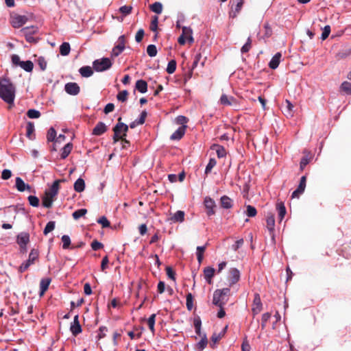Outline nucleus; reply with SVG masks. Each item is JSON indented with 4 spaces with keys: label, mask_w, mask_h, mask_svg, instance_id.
I'll return each instance as SVG.
<instances>
[{
    "label": "nucleus",
    "mask_w": 351,
    "mask_h": 351,
    "mask_svg": "<svg viewBox=\"0 0 351 351\" xmlns=\"http://www.w3.org/2000/svg\"><path fill=\"white\" fill-rule=\"evenodd\" d=\"M79 72L82 77H88L93 73V69L90 66H86L80 69Z\"/></svg>",
    "instance_id": "nucleus-33"
},
{
    "label": "nucleus",
    "mask_w": 351,
    "mask_h": 351,
    "mask_svg": "<svg viewBox=\"0 0 351 351\" xmlns=\"http://www.w3.org/2000/svg\"><path fill=\"white\" fill-rule=\"evenodd\" d=\"M61 239L63 243L62 248L67 249L71 244L70 237L68 235H63Z\"/></svg>",
    "instance_id": "nucleus-60"
},
{
    "label": "nucleus",
    "mask_w": 351,
    "mask_h": 351,
    "mask_svg": "<svg viewBox=\"0 0 351 351\" xmlns=\"http://www.w3.org/2000/svg\"><path fill=\"white\" fill-rule=\"evenodd\" d=\"M306 176H303L300 178V183H299V185H298L297 189L295 190L291 195L292 198L298 197L300 195H301L302 193H304L305 188H306Z\"/></svg>",
    "instance_id": "nucleus-11"
},
{
    "label": "nucleus",
    "mask_w": 351,
    "mask_h": 351,
    "mask_svg": "<svg viewBox=\"0 0 351 351\" xmlns=\"http://www.w3.org/2000/svg\"><path fill=\"white\" fill-rule=\"evenodd\" d=\"M193 31L190 27H182V34L183 35L190 43H193L194 40L192 36Z\"/></svg>",
    "instance_id": "nucleus-34"
},
{
    "label": "nucleus",
    "mask_w": 351,
    "mask_h": 351,
    "mask_svg": "<svg viewBox=\"0 0 351 351\" xmlns=\"http://www.w3.org/2000/svg\"><path fill=\"white\" fill-rule=\"evenodd\" d=\"M330 33V25H326L323 29V32H322V36H321L322 40H326L328 37Z\"/></svg>",
    "instance_id": "nucleus-62"
},
{
    "label": "nucleus",
    "mask_w": 351,
    "mask_h": 351,
    "mask_svg": "<svg viewBox=\"0 0 351 351\" xmlns=\"http://www.w3.org/2000/svg\"><path fill=\"white\" fill-rule=\"evenodd\" d=\"M150 9L156 14H160L162 11V5L160 2H155L150 5Z\"/></svg>",
    "instance_id": "nucleus-41"
},
{
    "label": "nucleus",
    "mask_w": 351,
    "mask_h": 351,
    "mask_svg": "<svg viewBox=\"0 0 351 351\" xmlns=\"http://www.w3.org/2000/svg\"><path fill=\"white\" fill-rule=\"evenodd\" d=\"M158 23V17L157 16H154L152 20L151 25H150V29L152 32H156L157 31Z\"/></svg>",
    "instance_id": "nucleus-61"
},
{
    "label": "nucleus",
    "mask_w": 351,
    "mask_h": 351,
    "mask_svg": "<svg viewBox=\"0 0 351 351\" xmlns=\"http://www.w3.org/2000/svg\"><path fill=\"white\" fill-rule=\"evenodd\" d=\"M15 97V88L12 83L7 78L0 80V98L10 104L14 102Z\"/></svg>",
    "instance_id": "nucleus-1"
},
{
    "label": "nucleus",
    "mask_w": 351,
    "mask_h": 351,
    "mask_svg": "<svg viewBox=\"0 0 351 351\" xmlns=\"http://www.w3.org/2000/svg\"><path fill=\"white\" fill-rule=\"evenodd\" d=\"M125 36L121 35L119 37L117 44L113 47L112 50V56L117 57L125 49Z\"/></svg>",
    "instance_id": "nucleus-6"
},
{
    "label": "nucleus",
    "mask_w": 351,
    "mask_h": 351,
    "mask_svg": "<svg viewBox=\"0 0 351 351\" xmlns=\"http://www.w3.org/2000/svg\"><path fill=\"white\" fill-rule=\"evenodd\" d=\"M87 213V210L85 208H81L75 210L73 213L72 216L74 219L77 220L80 217L84 216Z\"/></svg>",
    "instance_id": "nucleus-43"
},
{
    "label": "nucleus",
    "mask_w": 351,
    "mask_h": 351,
    "mask_svg": "<svg viewBox=\"0 0 351 351\" xmlns=\"http://www.w3.org/2000/svg\"><path fill=\"white\" fill-rule=\"evenodd\" d=\"M186 125L179 127L171 136V140H180L184 136L186 130Z\"/></svg>",
    "instance_id": "nucleus-19"
},
{
    "label": "nucleus",
    "mask_w": 351,
    "mask_h": 351,
    "mask_svg": "<svg viewBox=\"0 0 351 351\" xmlns=\"http://www.w3.org/2000/svg\"><path fill=\"white\" fill-rule=\"evenodd\" d=\"M257 214V211H256V209L255 208V207L251 206V205H247V209H246V215L250 217H255Z\"/></svg>",
    "instance_id": "nucleus-52"
},
{
    "label": "nucleus",
    "mask_w": 351,
    "mask_h": 351,
    "mask_svg": "<svg viewBox=\"0 0 351 351\" xmlns=\"http://www.w3.org/2000/svg\"><path fill=\"white\" fill-rule=\"evenodd\" d=\"M312 160V157H308V156H306L303 157L301 159L300 163V171H303L305 168V167L311 162Z\"/></svg>",
    "instance_id": "nucleus-47"
},
{
    "label": "nucleus",
    "mask_w": 351,
    "mask_h": 351,
    "mask_svg": "<svg viewBox=\"0 0 351 351\" xmlns=\"http://www.w3.org/2000/svg\"><path fill=\"white\" fill-rule=\"evenodd\" d=\"M228 328V326H226L223 330L219 334L213 333L211 337V341L213 344L210 345L212 348H214L215 344H216L226 334V330Z\"/></svg>",
    "instance_id": "nucleus-25"
},
{
    "label": "nucleus",
    "mask_w": 351,
    "mask_h": 351,
    "mask_svg": "<svg viewBox=\"0 0 351 351\" xmlns=\"http://www.w3.org/2000/svg\"><path fill=\"white\" fill-rule=\"evenodd\" d=\"M27 115L30 119H38L40 117V112L35 109H29L27 112Z\"/></svg>",
    "instance_id": "nucleus-48"
},
{
    "label": "nucleus",
    "mask_w": 351,
    "mask_h": 351,
    "mask_svg": "<svg viewBox=\"0 0 351 351\" xmlns=\"http://www.w3.org/2000/svg\"><path fill=\"white\" fill-rule=\"evenodd\" d=\"M204 204L206 210V214L208 216H211L215 214V208L216 204L215 201L210 197H206L204 201Z\"/></svg>",
    "instance_id": "nucleus-9"
},
{
    "label": "nucleus",
    "mask_w": 351,
    "mask_h": 351,
    "mask_svg": "<svg viewBox=\"0 0 351 351\" xmlns=\"http://www.w3.org/2000/svg\"><path fill=\"white\" fill-rule=\"evenodd\" d=\"M112 62L108 58H103L95 60L93 62V68L97 72H102L109 69L112 66Z\"/></svg>",
    "instance_id": "nucleus-3"
},
{
    "label": "nucleus",
    "mask_w": 351,
    "mask_h": 351,
    "mask_svg": "<svg viewBox=\"0 0 351 351\" xmlns=\"http://www.w3.org/2000/svg\"><path fill=\"white\" fill-rule=\"evenodd\" d=\"M263 310V304L258 293L254 294V298L252 303V312L253 317L260 313Z\"/></svg>",
    "instance_id": "nucleus-8"
},
{
    "label": "nucleus",
    "mask_w": 351,
    "mask_h": 351,
    "mask_svg": "<svg viewBox=\"0 0 351 351\" xmlns=\"http://www.w3.org/2000/svg\"><path fill=\"white\" fill-rule=\"evenodd\" d=\"M252 47V40L250 37H249L247 40L245 44L241 47V53H247L248 52Z\"/></svg>",
    "instance_id": "nucleus-54"
},
{
    "label": "nucleus",
    "mask_w": 351,
    "mask_h": 351,
    "mask_svg": "<svg viewBox=\"0 0 351 351\" xmlns=\"http://www.w3.org/2000/svg\"><path fill=\"white\" fill-rule=\"evenodd\" d=\"M29 204L33 207H38L39 206V199L36 196L29 195L28 197Z\"/></svg>",
    "instance_id": "nucleus-53"
},
{
    "label": "nucleus",
    "mask_w": 351,
    "mask_h": 351,
    "mask_svg": "<svg viewBox=\"0 0 351 351\" xmlns=\"http://www.w3.org/2000/svg\"><path fill=\"white\" fill-rule=\"evenodd\" d=\"M208 344V339L205 333L203 334L202 339L197 343V348L199 350H203Z\"/></svg>",
    "instance_id": "nucleus-38"
},
{
    "label": "nucleus",
    "mask_w": 351,
    "mask_h": 351,
    "mask_svg": "<svg viewBox=\"0 0 351 351\" xmlns=\"http://www.w3.org/2000/svg\"><path fill=\"white\" fill-rule=\"evenodd\" d=\"M241 350L242 351H250L251 350V346L247 340V337H245L243 339V341L241 345Z\"/></svg>",
    "instance_id": "nucleus-64"
},
{
    "label": "nucleus",
    "mask_w": 351,
    "mask_h": 351,
    "mask_svg": "<svg viewBox=\"0 0 351 351\" xmlns=\"http://www.w3.org/2000/svg\"><path fill=\"white\" fill-rule=\"evenodd\" d=\"M65 141V136L63 134H60L55 140V142L52 144L51 151L57 152L60 149V147L62 143Z\"/></svg>",
    "instance_id": "nucleus-24"
},
{
    "label": "nucleus",
    "mask_w": 351,
    "mask_h": 351,
    "mask_svg": "<svg viewBox=\"0 0 351 351\" xmlns=\"http://www.w3.org/2000/svg\"><path fill=\"white\" fill-rule=\"evenodd\" d=\"M221 205L223 208L228 209L232 207V200L228 196L221 197Z\"/></svg>",
    "instance_id": "nucleus-31"
},
{
    "label": "nucleus",
    "mask_w": 351,
    "mask_h": 351,
    "mask_svg": "<svg viewBox=\"0 0 351 351\" xmlns=\"http://www.w3.org/2000/svg\"><path fill=\"white\" fill-rule=\"evenodd\" d=\"M176 69V62L174 60H171L168 62L167 67V72L169 74H172L175 72Z\"/></svg>",
    "instance_id": "nucleus-44"
},
{
    "label": "nucleus",
    "mask_w": 351,
    "mask_h": 351,
    "mask_svg": "<svg viewBox=\"0 0 351 351\" xmlns=\"http://www.w3.org/2000/svg\"><path fill=\"white\" fill-rule=\"evenodd\" d=\"M51 282L50 278H42L40 282V296H43L49 288Z\"/></svg>",
    "instance_id": "nucleus-17"
},
{
    "label": "nucleus",
    "mask_w": 351,
    "mask_h": 351,
    "mask_svg": "<svg viewBox=\"0 0 351 351\" xmlns=\"http://www.w3.org/2000/svg\"><path fill=\"white\" fill-rule=\"evenodd\" d=\"M56 138L57 136L56 130L53 128H50L47 134V141L53 143Z\"/></svg>",
    "instance_id": "nucleus-39"
},
{
    "label": "nucleus",
    "mask_w": 351,
    "mask_h": 351,
    "mask_svg": "<svg viewBox=\"0 0 351 351\" xmlns=\"http://www.w3.org/2000/svg\"><path fill=\"white\" fill-rule=\"evenodd\" d=\"M53 200L54 197L45 193V195L42 198V204L44 207L49 208L52 207Z\"/></svg>",
    "instance_id": "nucleus-27"
},
{
    "label": "nucleus",
    "mask_w": 351,
    "mask_h": 351,
    "mask_svg": "<svg viewBox=\"0 0 351 351\" xmlns=\"http://www.w3.org/2000/svg\"><path fill=\"white\" fill-rule=\"evenodd\" d=\"M132 7L130 5H123L119 8V12L124 16L128 15L131 13Z\"/></svg>",
    "instance_id": "nucleus-56"
},
{
    "label": "nucleus",
    "mask_w": 351,
    "mask_h": 351,
    "mask_svg": "<svg viewBox=\"0 0 351 351\" xmlns=\"http://www.w3.org/2000/svg\"><path fill=\"white\" fill-rule=\"evenodd\" d=\"M340 88L346 94L351 95V83L345 81L341 84Z\"/></svg>",
    "instance_id": "nucleus-42"
},
{
    "label": "nucleus",
    "mask_w": 351,
    "mask_h": 351,
    "mask_svg": "<svg viewBox=\"0 0 351 351\" xmlns=\"http://www.w3.org/2000/svg\"><path fill=\"white\" fill-rule=\"evenodd\" d=\"M271 317V313H265L263 314L262 319H261V328L262 329H264L266 326V324L267 321Z\"/></svg>",
    "instance_id": "nucleus-55"
},
{
    "label": "nucleus",
    "mask_w": 351,
    "mask_h": 351,
    "mask_svg": "<svg viewBox=\"0 0 351 351\" xmlns=\"http://www.w3.org/2000/svg\"><path fill=\"white\" fill-rule=\"evenodd\" d=\"M19 66L27 72H32L34 68V64L31 60L22 61Z\"/></svg>",
    "instance_id": "nucleus-35"
},
{
    "label": "nucleus",
    "mask_w": 351,
    "mask_h": 351,
    "mask_svg": "<svg viewBox=\"0 0 351 351\" xmlns=\"http://www.w3.org/2000/svg\"><path fill=\"white\" fill-rule=\"evenodd\" d=\"M71 50L70 45L69 43H63L60 47V53L62 56H67L69 54Z\"/></svg>",
    "instance_id": "nucleus-36"
},
{
    "label": "nucleus",
    "mask_w": 351,
    "mask_h": 351,
    "mask_svg": "<svg viewBox=\"0 0 351 351\" xmlns=\"http://www.w3.org/2000/svg\"><path fill=\"white\" fill-rule=\"evenodd\" d=\"M230 295L229 288L216 289L213 293V304L218 307L224 306L229 300Z\"/></svg>",
    "instance_id": "nucleus-2"
},
{
    "label": "nucleus",
    "mask_w": 351,
    "mask_h": 351,
    "mask_svg": "<svg viewBox=\"0 0 351 351\" xmlns=\"http://www.w3.org/2000/svg\"><path fill=\"white\" fill-rule=\"evenodd\" d=\"M217 161L215 158H210L205 169V175L207 176L211 172L212 169L216 165Z\"/></svg>",
    "instance_id": "nucleus-46"
},
{
    "label": "nucleus",
    "mask_w": 351,
    "mask_h": 351,
    "mask_svg": "<svg viewBox=\"0 0 351 351\" xmlns=\"http://www.w3.org/2000/svg\"><path fill=\"white\" fill-rule=\"evenodd\" d=\"M63 181V180H56L51 187L48 190H46L45 193L49 195H51L53 197H55L58 193L60 183Z\"/></svg>",
    "instance_id": "nucleus-12"
},
{
    "label": "nucleus",
    "mask_w": 351,
    "mask_h": 351,
    "mask_svg": "<svg viewBox=\"0 0 351 351\" xmlns=\"http://www.w3.org/2000/svg\"><path fill=\"white\" fill-rule=\"evenodd\" d=\"M71 331L74 336H77L82 332V327L79 322V316L77 315L74 317L73 322L71 326Z\"/></svg>",
    "instance_id": "nucleus-14"
},
{
    "label": "nucleus",
    "mask_w": 351,
    "mask_h": 351,
    "mask_svg": "<svg viewBox=\"0 0 351 351\" xmlns=\"http://www.w3.org/2000/svg\"><path fill=\"white\" fill-rule=\"evenodd\" d=\"M15 185L17 190L20 192H23L25 190L31 191L30 185L25 184L20 177L16 178Z\"/></svg>",
    "instance_id": "nucleus-16"
},
{
    "label": "nucleus",
    "mask_w": 351,
    "mask_h": 351,
    "mask_svg": "<svg viewBox=\"0 0 351 351\" xmlns=\"http://www.w3.org/2000/svg\"><path fill=\"white\" fill-rule=\"evenodd\" d=\"M64 90L69 95H76L80 92V86L75 82H69L66 84Z\"/></svg>",
    "instance_id": "nucleus-13"
},
{
    "label": "nucleus",
    "mask_w": 351,
    "mask_h": 351,
    "mask_svg": "<svg viewBox=\"0 0 351 351\" xmlns=\"http://www.w3.org/2000/svg\"><path fill=\"white\" fill-rule=\"evenodd\" d=\"M186 306L189 311H191L193 308V296L191 293H188L186 296Z\"/></svg>",
    "instance_id": "nucleus-40"
},
{
    "label": "nucleus",
    "mask_w": 351,
    "mask_h": 351,
    "mask_svg": "<svg viewBox=\"0 0 351 351\" xmlns=\"http://www.w3.org/2000/svg\"><path fill=\"white\" fill-rule=\"evenodd\" d=\"M224 152L223 147L214 144L210 147V154H222Z\"/></svg>",
    "instance_id": "nucleus-45"
},
{
    "label": "nucleus",
    "mask_w": 351,
    "mask_h": 351,
    "mask_svg": "<svg viewBox=\"0 0 351 351\" xmlns=\"http://www.w3.org/2000/svg\"><path fill=\"white\" fill-rule=\"evenodd\" d=\"M97 223H100L101 225L102 228H108L110 226V221L104 216L100 217L97 220Z\"/></svg>",
    "instance_id": "nucleus-59"
},
{
    "label": "nucleus",
    "mask_w": 351,
    "mask_h": 351,
    "mask_svg": "<svg viewBox=\"0 0 351 351\" xmlns=\"http://www.w3.org/2000/svg\"><path fill=\"white\" fill-rule=\"evenodd\" d=\"M220 102L224 106H232L236 104V99L232 96L223 94L220 98Z\"/></svg>",
    "instance_id": "nucleus-21"
},
{
    "label": "nucleus",
    "mask_w": 351,
    "mask_h": 351,
    "mask_svg": "<svg viewBox=\"0 0 351 351\" xmlns=\"http://www.w3.org/2000/svg\"><path fill=\"white\" fill-rule=\"evenodd\" d=\"M128 95V92L127 90H122L118 93L117 97L119 101L124 102L127 100Z\"/></svg>",
    "instance_id": "nucleus-58"
},
{
    "label": "nucleus",
    "mask_w": 351,
    "mask_h": 351,
    "mask_svg": "<svg viewBox=\"0 0 351 351\" xmlns=\"http://www.w3.org/2000/svg\"><path fill=\"white\" fill-rule=\"evenodd\" d=\"M107 130V127L103 122H99L94 129L93 130L92 134L95 136H100L103 134Z\"/></svg>",
    "instance_id": "nucleus-18"
},
{
    "label": "nucleus",
    "mask_w": 351,
    "mask_h": 351,
    "mask_svg": "<svg viewBox=\"0 0 351 351\" xmlns=\"http://www.w3.org/2000/svg\"><path fill=\"white\" fill-rule=\"evenodd\" d=\"M55 228V221H49L45 229H44V231H43V234L45 235H47V234H49V232H51V231H53Z\"/></svg>",
    "instance_id": "nucleus-50"
},
{
    "label": "nucleus",
    "mask_w": 351,
    "mask_h": 351,
    "mask_svg": "<svg viewBox=\"0 0 351 351\" xmlns=\"http://www.w3.org/2000/svg\"><path fill=\"white\" fill-rule=\"evenodd\" d=\"M135 86L141 93H145L147 90V84L143 80H137Z\"/></svg>",
    "instance_id": "nucleus-28"
},
{
    "label": "nucleus",
    "mask_w": 351,
    "mask_h": 351,
    "mask_svg": "<svg viewBox=\"0 0 351 351\" xmlns=\"http://www.w3.org/2000/svg\"><path fill=\"white\" fill-rule=\"evenodd\" d=\"M12 63L16 66H19L21 64L20 57L16 54H13L11 57Z\"/></svg>",
    "instance_id": "nucleus-63"
},
{
    "label": "nucleus",
    "mask_w": 351,
    "mask_h": 351,
    "mask_svg": "<svg viewBox=\"0 0 351 351\" xmlns=\"http://www.w3.org/2000/svg\"><path fill=\"white\" fill-rule=\"evenodd\" d=\"M276 210L278 212V217L280 219V221H282L284 219L287 213L284 203L282 202H278L276 204Z\"/></svg>",
    "instance_id": "nucleus-29"
},
{
    "label": "nucleus",
    "mask_w": 351,
    "mask_h": 351,
    "mask_svg": "<svg viewBox=\"0 0 351 351\" xmlns=\"http://www.w3.org/2000/svg\"><path fill=\"white\" fill-rule=\"evenodd\" d=\"M229 285L232 287L240 280V271L237 268H230L228 277Z\"/></svg>",
    "instance_id": "nucleus-10"
},
{
    "label": "nucleus",
    "mask_w": 351,
    "mask_h": 351,
    "mask_svg": "<svg viewBox=\"0 0 351 351\" xmlns=\"http://www.w3.org/2000/svg\"><path fill=\"white\" fill-rule=\"evenodd\" d=\"M29 241V234L27 232H21L17 236V243L20 248H25V245Z\"/></svg>",
    "instance_id": "nucleus-15"
},
{
    "label": "nucleus",
    "mask_w": 351,
    "mask_h": 351,
    "mask_svg": "<svg viewBox=\"0 0 351 351\" xmlns=\"http://www.w3.org/2000/svg\"><path fill=\"white\" fill-rule=\"evenodd\" d=\"M60 149L62 150V154H71L73 149V144L71 143H67L61 148L60 147Z\"/></svg>",
    "instance_id": "nucleus-57"
},
{
    "label": "nucleus",
    "mask_w": 351,
    "mask_h": 351,
    "mask_svg": "<svg viewBox=\"0 0 351 351\" xmlns=\"http://www.w3.org/2000/svg\"><path fill=\"white\" fill-rule=\"evenodd\" d=\"M281 57L282 55L280 52L276 53L271 59L269 66L272 69H276L280 64Z\"/></svg>",
    "instance_id": "nucleus-22"
},
{
    "label": "nucleus",
    "mask_w": 351,
    "mask_h": 351,
    "mask_svg": "<svg viewBox=\"0 0 351 351\" xmlns=\"http://www.w3.org/2000/svg\"><path fill=\"white\" fill-rule=\"evenodd\" d=\"M28 21L25 15L14 14L11 16L10 23L13 27L19 28L25 25Z\"/></svg>",
    "instance_id": "nucleus-7"
},
{
    "label": "nucleus",
    "mask_w": 351,
    "mask_h": 351,
    "mask_svg": "<svg viewBox=\"0 0 351 351\" xmlns=\"http://www.w3.org/2000/svg\"><path fill=\"white\" fill-rule=\"evenodd\" d=\"M155 320H156V314H152L150 315V317L147 319V324L149 326V330L154 332V324H155Z\"/></svg>",
    "instance_id": "nucleus-49"
},
{
    "label": "nucleus",
    "mask_w": 351,
    "mask_h": 351,
    "mask_svg": "<svg viewBox=\"0 0 351 351\" xmlns=\"http://www.w3.org/2000/svg\"><path fill=\"white\" fill-rule=\"evenodd\" d=\"M128 130V126L123 123H118L114 128V138L117 137L118 138L121 139L122 146L123 148L126 147L127 145H129V142L126 140L122 139L123 136H125V133Z\"/></svg>",
    "instance_id": "nucleus-4"
},
{
    "label": "nucleus",
    "mask_w": 351,
    "mask_h": 351,
    "mask_svg": "<svg viewBox=\"0 0 351 351\" xmlns=\"http://www.w3.org/2000/svg\"><path fill=\"white\" fill-rule=\"evenodd\" d=\"M215 269L211 267H208L204 268V276L205 280L207 281L208 284L212 283V278L215 274Z\"/></svg>",
    "instance_id": "nucleus-20"
},
{
    "label": "nucleus",
    "mask_w": 351,
    "mask_h": 351,
    "mask_svg": "<svg viewBox=\"0 0 351 351\" xmlns=\"http://www.w3.org/2000/svg\"><path fill=\"white\" fill-rule=\"evenodd\" d=\"M185 213L182 210H178L176 213L173 214L170 218L169 220L173 223L182 222L184 220Z\"/></svg>",
    "instance_id": "nucleus-23"
},
{
    "label": "nucleus",
    "mask_w": 351,
    "mask_h": 351,
    "mask_svg": "<svg viewBox=\"0 0 351 351\" xmlns=\"http://www.w3.org/2000/svg\"><path fill=\"white\" fill-rule=\"evenodd\" d=\"M85 189V182L82 178H78L74 183V190L76 192L81 193Z\"/></svg>",
    "instance_id": "nucleus-30"
},
{
    "label": "nucleus",
    "mask_w": 351,
    "mask_h": 351,
    "mask_svg": "<svg viewBox=\"0 0 351 351\" xmlns=\"http://www.w3.org/2000/svg\"><path fill=\"white\" fill-rule=\"evenodd\" d=\"M38 251L35 249H32L29 254L28 260L23 263L19 267V272L23 273L26 271L29 267L32 265L34 261L38 258Z\"/></svg>",
    "instance_id": "nucleus-5"
},
{
    "label": "nucleus",
    "mask_w": 351,
    "mask_h": 351,
    "mask_svg": "<svg viewBox=\"0 0 351 351\" xmlns=\"http://www.w3.org/2000/svg\"><path fill=\"white\" fill-rule=\"evenodd\" d=\"M34 125L32 122H28L26 125V136L29 139H33L34 138Z\"/></svg>",
    "instance_id": "nucleus-32"
},
{
    "label": "nucleus",
    "mask_w": 351,
    "mask_h": 351,
    "mask_svg": "<svg viewBox=\"0 0 351 351\" xmlns=\"http://www.w3.org/2000/svg\"><path fill=\"white\" fill-rule=\"evenodd\" d=\"M147 53L150 57H155L157 54V49L156 45H149L147 47Z\"/></svg>",
    "instance_id": "nucleus-51"
},
{
    "label": "nucleus",
    "mask_w": 351,
    "mask_h": 351,
    "mask_svg": "<svg viewBox=\"0 0 351 351\" xmlns=\"http://www.w3.org/2000/svg\"><path fill=\"white\" fill-rule=\"evenodd\" d=\"M267 228L270 233H272L274 230L275 226V219L274 215L271 213L268 214L266 219Z\"/></svg>",
    "instance_id": "nucleus-26"
},
{
    "label": "nucleus",
    "mask_w": 351,
    "mask_h": 351,
    "mask_svg": "<svg viewBox=\"0 0 351 351\" xmlns=\"http://www.w3.org/2000/svg\"><path fill=\"white\" fill-rule=\"evenodd\" d=\"M243 3H236V5L234 8V10H232L230 13L229 16L231 18H235L237 17V14L240 12Z\"/></svg>",
    "instance_id": "nucleus-37"
}]
</instances>
